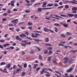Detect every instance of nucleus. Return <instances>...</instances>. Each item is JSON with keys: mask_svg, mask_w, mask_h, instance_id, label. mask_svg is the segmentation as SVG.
<instances>
[{"mask_svg": "<svg viewBox=\"0 0 77 77\" xmlns=\"http://www.w3.org/2000/svg\"><path fill=\"white\" fill-rule=\"evenodd\" d=\"M72 70V68H71L69 69H68L67 70V72H71Z\"/></svg>", "mask_w": 77, "mask_h": 77, "instance_id": "12", "label": "nucleus"}, {"mask_svg": "<svg viewBox=\"0 0 77 77\" xmlns=\"http://www.w3.org/2000/svg\"><path fill=\"white\" fill-rule=\"evenodd\" d=\"M26 74V73L24 72H22L21 74V76H24L25 75V74Z\"/></svg>", "mask_w": 77, "mask_h": 77, "instance_id": "22", "label": "nucleus"}, {"mask_svg": "<svg viewBox=\"0 0 77 77\" xmlns=\"http://www.w3.org/2000/svg\"><path fill=\"white\" fill-rule=\"evenodd\" d=\"M6 65V63H5V62H1L0 63L1 65Z\"/></svg>", "mask_w": 77, "mask_h": 77, "instance_id": "19", "label": "nucleus"}, {"mask_svg": "<svg viewBox=\"0 0 77 77\" xmlns=\"http://www.w3.org/2000/svg\"><path fill=\"white\" fill-rule=\"evenodd\" d=\"M38 12H42V8H38Z\"/></svg>", "mask_w": 77, "mask_h": 77, "instance_id": "27", "label": "nucleus"}, {"mask_svg": "<svg viewBox=\"0 0 77 77\" xmlns=\"http://www.w3.org/2000/svg\"><path fill=\"white\" fill-rule=\"evenodd\" d=\"M34 53V51H33V50H32L30 52V54H33Z\"/></svg>", "mask_w": 77, "mask_h": 77, "instance_id": "44", "label": "nucleus"}, {"mask_svg": "<svg viewBox=\"0 0 77 77\" xmlns=\"http://www.w3.org/2000/svg\"><path fill=\"white\" fill-rule=\"evenodd\" d=\"M38 58L40 60H41L42 59V56L41 55H39V57H38Z\"/></svg>", "mask_w": 77, "mask_h": 77, "instance_id": "43", "label": "nucleus"}, {"mask_svg": "<svg viewBox=\"0 0 77 77\" xmlns=\"http://www.w3.org/2000/svg\"><path fill=\"white\" fill-rule=\"evenodd\" d=\"M59 2V0H55L54 1V2L55 3H58V2Z\"/></svg>", "mask_w": 77, "mask_h": 77, "instance_id": "61", "label": "nucleus"}, {"mask_svg": "<svg viewBox=\"0 0 77 77\" xmlns=\"http://www.w3.org/2000/svg\"><path fill=\"white\" fill-rule=\"evenodd\" d=\"M60 16L61 17H68V16L66 15H63V14H60Z\"/></svg>", "mask_w": 77, "mask_h": 77, "instance_id": "18", "label": "nucleus"}, {"mask_svg": "<svg viewBox=\"0 0 77 77\" xmlns=\"http://www.w3.org/2000/svg\"><path fill=\"white\" fill-rule=\"evenodd\" d=\"M63 8V6H62L58 7V9H60V8Z\"/></svg>", "mask_w": 77, "mask_h": 77, "instance_id": "46", "label": "nucleus"}, {"mask_svg": "<svg viewBox=\"0 0 77 77\" xmlns=\"http://www.w3.org/2000/svg\"><path fill=\"white\" fill-rule=\"evenodd\" d=\"M25 12L26 13H29L30 12V11H28V10H26L25 11Z\"/></svg>", "mask_w": 77, "mask_h": 77, "instance_id": "54", "label": "nucleus"}, {"mask_svg": "<svg viewBox=\"0 0 77 77\" xmlns=\"http://www.w3.org/2000/svg\"><path fill=\"white\" fill-rule=\"evenodd\" d=\"M60 24L61 25H63V26H64V27H68V24L63 23L62 22H61L60 23Z\"/></svg>", "mask_w": 77, "mask_h": 77, "instance_id": "3", "label": "nucleus"}, {"mask_svg": "<svg viewBox=\"0 0 77 77\" xmlns=\"http://www.w3.org/2000/svg\"><path fill=\"white\" fill-rule=\"evenodd\" d=\"M45 45H47L48 46H49L50 47H51V45L49 44H45Z\"/></svg>", "mask_w": 77, "mask_h": 77, "instance_id": "26", "label": "nucleus"}, {"mask_svg": "<svg viewBox=\"0 0 77 77\" xmlns=\"http://www.w3.org/2000/svg\"><path fill=\"white\" fill-rule=\"evenodd\" d=\"M66 34L67 35H71V34L69 32H67Z\"/></svg>", "mask_w": 77, "mask_h": 77, "instance_id": "56", "label": "nucleus"}, {"mask_svg": "<svg viewBox=\"0 0 77 77\" xmlns=\"http://www.w3.org/2000/svg\"><path fill=\"white\" fill-rule=\"evenodd\" d=\"M45 76H47V77H49L51 76V75H50V74H49V73H48L47 74H46Z\"/></svg>", "mask_w": 77, "mask_h": 77, "instance_id": "32", "label": "nucleus"}, {"mask_svg": "<svg viewBox=\"0 0 77 77\" xmlns=\"http://www.w3.org/2000/svg\"><path fill=\"white\" fill-rule=\"evenodd\" d=\"M55 72L57 74H58L60 75H62V74H61V73H60V72H57V71H55Z\"/></svg>", "mask_w": 77, "mask_h": 77, "instance_id": "25", "label": "nucleus"}, {"mask_svg": "<svg viewBox=\"0 0 77 77\" xmlns=\"http://www.w3.org/2000/svg\"><path fill=\"white\" fill-rule=\"evenodd\" d=\"M67 23H70V22H71V20L70 19H68L67 21Z\"/></svg>", "mask_w": 77, "mask_h": 77, "instance_id": "63", "label": "nucleus"}, {"mask_svg": "<svg viewBox=\"0 0 77 77\" xmlns=\"http://www.w3.org/2000/svg\"><path fill=\"white\" fill-rule=\"evenodd\" d=\"M7 12H8V14H10V13H11V11H10V10L8 9L7 10Z\"/></svg>", "mask_w": 77, "mask_h": 77, "instance_id": "53", "label": "nucleus"}, {"mask_svg": "<svg viewBox=\"0 0 77 77\" xmlns=\"http://www.w3.org/2000/svg\"><path fill=\"white\" fill-rule=\"evenodd\" d=\"M60 36H61V37H63V38H65V35L63 34H60Z\"/></svg>", "mask_w": 77, "mask_h": 77, "instance_id": "35", "label": "nucleus"}, {"mask_svg": "<svg viewBox=\"0 0 77 77\" xmlns=\"http://www.w3.org/2000/svg\"><path fill=\"white\" fill-rule=\"evenodd\" d=\"M21 42H23V43H27V42L26 41H24V40H22V41Z\"/></svg>", "mask_w": 77, "mask_h": 77, "instance_id": "57", "label": "nucleus"}, {"mask_svg": "<svg viewBox=\"0 0 77 77\" xmlns=\"http://www.w3.org/2000/svg\"><path fill=\"white\" fill-rule=\"evenodd\" d=\"M42 10H45V9H51L52 8L51 7L49 8H42Z\"/></svg>", "mask_w": 77, "mask_h": 77, "instance_id": "13", "label": "nucleus"}, {"mask_svg": "<svg viewBox=\"0 0 77 77\" xmlns=\"http://www.w3.org/2000/svg\"><path fill=\"white\" fill-rule=\"evenodd\" d=\"M11 67V64H8L6 65V68H7V69H9V68Z\"/></svg>", "mask_w": 77, "mask_h": 77, "instance_id": "9", "label": "nucleus"}, {"mask_svg": "<svg viewBox=\"0 0 77 77\" xmlns=\"http://www.w3.org/2000/svg\"><path fill=\"white\" fill-rule=\"evenodd\" d=\"M21 45H22V46H24L25 47L26 45L25 44V43H22L21 44Z\"/></svg>", "mask_w": 77, "mask_h": 77, "instance_id": "36", "label": "nucleus"}, {"mask_svg": "<svg viewBox=\"0 0 77 77\" xmlns=\"http://www.w3.org/2000/svg\"><path fill=\"white\" fill-rule=\"evenodd\" d=\"M65 75H66V77H69V76L68 75V73H66L64 74Z\"/></svg>", "mask_w": 77, "mask_h": 77, "instance_id": "55", "label": "nucleus"}, {"mask_svg": "<svg viewBox=\"0 0 77 77\" xmlns=\"http://www.w3.org/2000/svg\"><path fill=\"white\" fill-rule=\"evenodd\" d=\"M16 39L17 40H19L20 41H21V38H20L18 35H17L16 36Z\"/></svg>", "mask_w": 77, "mask_h": 77, "instance_id": "7", "label": "nucleus"}, {"mask_svg": "<svg viewBox=\"0 0 77 77\" xmlns=\"http://www.w3.org/2000/svg\"><path fill=\"white\" fill-rule=\"evenodd\" d=\"M69 52H70V53H75V51H74V50H70V51Z\"/></svg>", "mask_w": 77, "mask_h": 77, "instance_id": "29", "label": "nucleus"}, {"mask_svg": "<svg viewBox=\"0 0 77 77\" xmlns=\"http://www.w3.org/2000/svg\"><path fill=\"white\" fill-rule=\"evenodd\" d=\"M10 44H9V43H6V44H5L3 45V46L4 47H6V46H8V45H10Z\"/></svg>", "mask_w": 77, "mask_h": 77, "instance_id": "14", "label": "nucleus"}, {"mask_svg": "<svg viewBox=\"0 0 77 77\" xmlns=\"http://www.w3.org/2000/svg\"><path fill=\"white\" fill-rule=\"evenodd\" d=\"M20 36L22 38H25L26 36V35L24 34H23L20 35Z\"/></svg>", "mask_w": 77, "mask_h": 77, "instance_id": "10", "label": "nucleus"}, {"mask_svg": "<svg viewBox=\"0 0 77 77\" xmlns=\"http://www.w3.org/2000/svg\"><path fill=\"white\" fill-rule=\"evenodd\" d=\"M71 3V1H66L64 2L65 4H66V3Z\"/></svg>", "mask_w": 77, "mask_h": 77, "instance_id": "37", "label": "nucleus"}, {"mask_svg": "<svg viewBox=\"0 0 77 77\" xmlns=\"http://www.w3.org/2000/svg\"><path fill=\"white\" fill-rule=\"evenodd\" d=\"M68 8H69V5H66L65 6V8H66V9H68Z\"/></svg>", "mask_w": 77, "mask_h": 77, "instance_id": "42", "label": "nucleus"}, {"mask_svg": "<svg viewBox=\"0 0 77 77\" xmlns=\"http://www.w3.org/2000/svg\"><path fill=\"white\" fill-rule=\"evenodd\" d=\"M58 45L59 46H63L64 45L63 44L61 43H59Z\"/></svg>", "mask_w": 77, "mask_h": 77, "instance_id": "49", "label": "nucleus"}, {"mask_svg": "<svg viewBox=\"0 0 77 77\" xmlns=\"http://www.w3.org/2000/svg\"><path fill=\"white\" fill-rule=\"evenodd\" d=\"M27 63H25V64L23 65V67L25 68H26L27 67Z\"/></svg>", "mask_w": 77, "mask_h": 77, "instance_id": "28", "label": "nucleus"}, {"mask_svg": "<svg viewBox=\"0 0 77 77\" xmlns=\"http://www.w3.org/2000/svg\"><path fill=\"white\" fill-rule=\"evenodd\" d=\"M0 42H5V40H0Z\"/></svg>", "mask_w": 77, "mask_h": 77, "instance_id": "51", "label": "nucleus"}, {"mask_svg": "<svg viewBox=\"0 0 77 77\" xmlns=\"http://www.w3.org/2000/svg\"><path fill=\"white\" fill-rule=\"evenodd\" d=\"M63 60H68L69 59L67 57H65L63 59Z\"/></svg>", "mask_w": 77, "mask_h": 77, "instance_id": "31", "label": "nucleus"}, {"mask_svg": "<svg viewBox=\"0 0 77 77\" xmlns=\"http://www.w3.org/2000/svg\"><path fill=\"white\" fill-rule=\"evenodd\" d=\"M46 20H50V17H45Z\"/></svg>", "mask_w": 77, "mask_h": 77, "instance_id": "58", "label": "nucleus"}, {"mask_svg": "<svg viewBox=\"0 0 77 77\" xmlns=\"http://www.w3.org/2000/svg\"><path fill=\"white\" fill-rule=\"evenodd\" d=\"M42 4H43V5H42V7L45 8L46 5H47V3L46 2H43Z\"/></svg>", "mask_w": 77, "mask_h": 77, "instance_id": "4", "label": "nucleus"}, {"mask_svg": "<svg viewBox=\"0 0 77 77\" xmlns=\"http://www.w3.org/2000/svg\"><path fill=\"white\" fill-rule=\"evenodd\" d=\"M52 49H53V48L51 47H49L48 48V50H52Z\"/></svg>", "mask_w": 77, "mask_h": 77, "instance_id": "30", "label": "nucleus"}, {"mask_svg": "<svg viewBox=\"0 0 77 77\" xmlns=\"http://www.w3.org/2000/svg\"><path fill=\"white\" fill-rule=\"evenodd\" d=\"M11 5L12 6H14V3H15V1H12L11 2Z\"/></svg>", "mask_w": 77, "mask_h": 77, "instance_id": "8", "label": "nucleus"}, {"mask_svg": "<svg viewBox=\"0 0 77 77\" xmlns=\"http://www.w3.org/2000/svg\"><path fill=\"white\" fill-rule=\"evenodd\" d=\"M69 77H74V76L72 74H71Z\"/></svg>", "mask_w": 77, "mask_h": 77, "instance_id": "64", "label": "nucleus"}, {"mask_svg": "<svg viewBox=\"0 0 77 77\" xmlns=\"http://www.w3.org/2000/svg\"><path fill=\"white\" fill-rule=\"evenodd\" d=\"M53 4H49L47 5V6H49V7H51V6H53Z\"/></svg>", "mask_w": 77, "mask_h": 77, "instance_id": "20", "label": "nucleus"}, {"mask_svg": "<svg viewBox=\"0 0 77 77\" xmlns=\"http://www.w3.org/2000/svg\"><path fill=\"white\" fill-rule=\"evenodd\" d=\"M67 15L69 17H74L75 18H77V14H67Z\"/></svg>", "mask_w": 77, "mask_h": 77, "instance_id": "2", "label": "nucleus"}, {"mask_svg": "<svg viewBox=\"0 0 77 77\" xmlns=\"http://www.w3.org/2000/svg\"><path fill=\"white\" fill-rule=\"evenodd\" d=\"M44 32H51V33H54V31L50 29H47V28L45 27H44Z\"/></svg>", "mask_w": 77, "mask_h": 77, "instance_id": "1", "label": "nucleus"}, {"mask_svg": "<svg viewBox=\"0 0 77 77\" xmlns=\"http://www.w3.org/2000/svg\"><path fill=\"white\" fill-rule=\"evenodd\" d=\"M54 25L55 26H57V27H59L60 26V25L59 23H55L54 24Z\"/></svg>", "mask_w": 77, "mask_h": 77, "instance_id": "11", "label": "nucleus"}, {"mask_svg": "<svg viewBox=\"0 0 77 77\" xmlns=\"http://www.w3.org/2000/svg\"><path fill=\"white\" fill-rule=\"evenodd\" d=\"M44 54H46L48 53V51H46L44 52Z\"/></svg>", "mask_w": 77, "mask_h": 77, "instance_id": "59", "label": "nucleus"}, {"mask_svg": "<svg viewBox=\"0 0 77 77\" xmlns=\"http://www.w3.org/2000/svg\"><path fill=\"white\" fill-rule=\"evenodd\" d=\"M33 39L34 41H36L37 42L38 41H41V40H40L39 39Z\"/></svg>", "mask_w": 77, "mask_h": 77, "instance_id": "39", "label": "nucleus"}, {"mask_svg": "<svg viewBox=\"0 0 77 77\" xmlns=\"http://www.w3.org/2000/svg\"><path fill=\"white\" fill-rule=\"evenodd\" d=\"M44 71H45V70L44 69H43L41 72V74H43V73L44 72Z\"/></svg>", "mask_w": 77, "mask_h": 77, "instance_id": "33", "label": "nucleus"}, {"mask_svg": "<svg viewBox=\"0 0 77 77\" xmlns=\"http://www.w3.org/2000/svg\"><path fill=\"white\" fill-rule=\"evenodd\" d=\"M72 9V11H77V8L75 7H73Z\"/></svg>", "mask_w": 77, "mask_h": 77, "instance_id": "16", "label": "nucleus"}, {"mask_svg": "<svg viewBox=\"0 0 77 77\" xmlns=\"http://www.w3.org/2000/svg\"><path fill=\"white\" fill-rule=\"evenodd\" d=\"M3 16H7L8 15V14L6 13H4L3 15Z\"/></svg>", "mask_w": 77, "mask_h": 77, "instance_id": "45", "label": "nucleus"}, {"mask_svg": "<svg viewBox=\"0 0 77 77\" xmlns=\"http://www.w3.org/2000/svg\"><path fill=\"white\" fill-rule=\"evenodd\" d=\"M14 28H9V30H12V31H14Z\"/></svg>", "mask_w": 77, "mask_h": 77, "instance_id": "38", "label": "nucleus"}, {"mask_svg": "<svg viewBox=\"0 0 77 77\" xmlns=\"http://www.w3.org/2000/svg\"><path fill=\"white\" fill-rule=\"evenodd\" d=\"M10 49H11V50H14V47L12 46H10Z\"/></svg>", "mask_w": 77, "mask_h": 77, "instance_id": "41", "label": "nucleus"}, {"mask_svg": "<svg viewBox=\"0 0 77 77\" xmlns=\"http://www.w3.org/2000/svg\"><path fill=\"white\" fill-rule=\"evenodd\" d=\"M59 5H57V4H54V7H57V6H58Z\"/></svg>", "mask_w": 77, "mask_h": 77, "instance_id": "50", "label": "nucleus"}, {"mask_svg": "<svg viewBox=\"0 0 77 77\" xmlns=\"http://www.w3.org/2000/svg\"><path fill=\"white\" fill-rule=\"evenodd\" d=\"M34 66L33 67V68L34 69H35L36 68V66H38V64H34Z\"/></svg>", "mask_w": 77, "mask_h": 77, "instance_id": "24", "label": "nucleus"}, {"mask_svg": "<svg viewBox=\"0 0 77 77\" xmlns=\"http://www.w3.org/2000/svg\"><path fill=\"white\" fill-rule=\"evenodd\" d=\"M51 18H55V19H57V20H59L60 19L59 18H57L54 17H50Z\"/></svg>", "mask_w": 77, "mask_h": 77, "instance_id": "47", "label": "nucleus"}, {"mask_svg": "<svg viewBox=\"0 0 77 77\" xmlns=\"http://www.w3.org/2000/svg\"><path fill=\"white\" fill-rule=\"evenodd\" d=\"M28 25H32V24H33V23H30L29 22H28Z\"/></svg>", "mask_w": 77, "mask_h": 77, "instance_id": "52", "label": "nucleus"}, {"mask_svg": "<svg viewBox=\"0 0 77 77\" xmlns=\"http://www.w3.org/2000/svg\"><path fill=\"white\" fill-rule=\"evenodd\" d=\"M40 69H41L40 67H38L36 69V71H39V70Z\"/></svg>", "mask_w": 77, "mask_h": 77, "instance_id": "48", "label": "nucleus"}, {"mask_svg": "<svg viewBox=\"0 0 77 77\" xmlns=\"http://www.w3.org/2000/svg\"><path fill=\"white\" fill-rule=\"evenodd\" d=\"M77 1L75 0H73L72 2L70 1V3L72 4H77Z\"/></svg>", "mask_w": 77, "mask_h": 77, "instance_id": "5", "label": "nucleus"}, {"mask_svg": "<svg viewBox=\"0 0 77 77\" xmlns=\"http://www.w3.org/2000/svg\"><path fill=\"white\" fill-rule=\"evenodd\" d=\"M25 33L26 35H28L29 33V32H25Z\"/></svg>", "mask_w": 77, "mask_h": 77, "instance_id": "62", "label": "nucleus"}, {"mask_svg": "<svg viewBox=\"0 0 77 77\" xmlns=\"http://www.w3.org/2000/svg\"><path fill=\"white\" fill-rule=\"evenodd\" d=\"M55 29V31L56 33H57V32L58 31V29H57V28L56 27H55L54 28Z\"/></svg>", "mask_w": 77, "mask_h": 77, "instance_id": "21", "label": "nucleus"}, {"mask_svg": "<svg viewBox=\"0 0 77 77\" xmlns=\"http://www.w3.org/2000/svg\"><path fill=\"white\" fill-rule=\"evenodd\" d=\"M18 20V19H16L14 20H13L11 21V23H17V21Z\"/></svg>", "mask_w": 77, "mask_h": 77, "instance_id": "6", "label": "nucleus"}, {"mask_svg": "<svg viewBox=\"0 0 77 77\" xmlns=\"http://www.w3.org/2000/svg\"><path fill=\"white\" fill-rule=\"evenodd\" d=\"M3 72H4L5 73H8V72H7V69L6 68H4Z\"/></svg>", "mask_w": 77, "mask_h": 77, "instance_id": "15", "label": "nucleus"}, {"mask_svg": "<svg viewBox=\"0 0 77 77\" xmlns=\"http://www.w3.org/2000/svg\"><path fill=\"white\" fill-rule=\"evenodd\" d=\"M52 53H53V52H52L50 50L49 51L48 54H49V55H50V54H51Z\"/></svg>", "mask_w": 77, "mask_h": 77, "instance_id": "23", "label": "nucleus"}, {"mask_svg": "<svg viewBox=\"0 0 77 77\" xmlns=\"http://www.w3.org/2000/svg\"><path fill=\"white\" fill-rule=\"evenodd\" d=\"M45 41L46 42H49V38H46L45 39Z\"/></svg>", "mask_w": 77, "mask_h": 77, "instance_id": "17", "label": "nucleus"}, {"mask_svg": "<svg viewBox=\"0 0 77 77\" xmlns=\"http://www.w3.org/2000/svg\"><path fill=\"white\" fill-rule=\"evenodd\" d=\"M53 62L54 63H55V64H57V62L55 60H53Z\"/></svg>", "mask_w": 77, "mask_h": 77, "instance_id": "40", "label": "nucleus"}, {"mask_svg": "<svg viewBox=\"0 0 77 77\" xmlns=\"http://www.w3.org/2000/svg\"><path fill=\"white\" fill-rule=\"evenodd\" d=\"M48 61H49V62H50V60H51V57H48Z\"/></svg>", "mask_w": 77, "mask_h": 77, "instance_id": "34", "label": "nucleus"}, {"mask_svg": "<svg viewBox=\"0 0 77 77\" xmlns=\"http://www.w3.org/2000/svg\"><path fill=\"white\" fill-rule=\"evenodd\" d=\"M8 34H5L4 35V37L5 38H7V37L8 36Z\"/></svg>", "mask_w": 77, "mask_h": 77, "instance_id": "60", "label": "nucleus"}]
</instances>
